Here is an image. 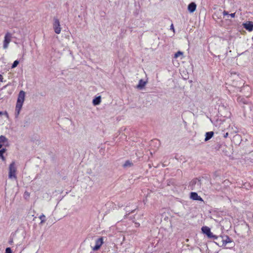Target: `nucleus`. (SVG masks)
Wrapping results in <instances>:
<instances>
[{
  "mask_svg": "<svg viewBox=\"0 0 253 253\" xmlns=\"http://www.w3.org/2000/svg\"><path fill=\"white\" fill-rule=\"evenodd\" d=\"M146 83L147 82L144 81L143 80H140L138 84L137 85V88L140 89L143 88L145 86Z\"/></svg>",
  "mask_w": 253,
  "mask_h": 253,
  "instance_id": "nucleus-11",
  "label": "nucleus"
},
{
  "mask_svg": "<svg viewBox=\"0 0 253 253\" xmlns=\"http://www.w3.org/2000/svg\"><path fill=\"white\" fill-rule=\"evenodd\" d=\"M53 27L56 34H59L60 33L61 29L60 27V24L59 20L57 18H54Z\"/></svg>",
  "mask_w": 253,
  "mask_h": 253,
  "instance_id": "nucleus-3",
  "label": "nucleus"
},
{
  "mask_svg": "<svg viewBox=\"0 0 253 253\" xmlns=\"http://www.w3.org/2000/svg\"><path fill=\"white\" fill-rule=\"evenodd\" d=\"M7 138H6V137L4 136V135H1L0 136V143H2V144H3V143H7Z\"/></svg>",
  "mask_w": 253,
  "mask_h": 253,
  "instance_id": "nucleus-15",
  "label": "nucleus"
},
{
  "mask_svg": "<svg viewBox=\"0 0 253 253\" xmlns=\"http://www.w3.org/2000/svg\"><path fill=\"white\" fill-rule=\"evenodd\" d=\"M0 158L2 159V161H5V157H4L3 155H2V156H0Z\"/></svg>",
  "mask_w": 253,
  "mask_h": 253,
  "instance_id": "nucleus-28",
  "label": "nucleus"
},
{
  "mask_svg": "<svg viewBox=\"0 0 253 253\" xmlns=\"http://www.w3.org/2000/svg\"><path fill=\"white\" fill-rule=\"evenodd\" d=\"M183 53L182 51H178L174 54V58H176L178 57L180 55H183Z\"/></svg>",
  "mask_w": 253,
  "mask_h": 253,
  "instance_id": "nucleus-17",
  "label": "nucleus"
},
{
  "mask_svg": "<svg viewBox=\"0 0 253 253\" xmlns=\"http://www.w3.org/2000/svg\"><path fill=\"white\" fill-rule=\"evenodd\" d=\"M235 15V13H231L230 14H229V16H231L232 18L234 17Z\"/></svg>",
  "mask_w": 253,
  "mask_h": 253,
  "instance_id": "nucleus-26",
  "label": "nucleus"
},
{
  "mask_svg": "<svg viewBox=\"0 0 253 253\" xmlns=\"http://www.w3.org/2000/svg\"><path fill=\"white\" fill-rule=\"evenodd\" d=\"M222 246H225L228 243H230L233 242V240L227 235L222 236Z\"/></svg>",
  "mask_w": 253,
  "mask_h": 253,
  "instance_id": "nucleus-10",
  "label": "nucleus"
},
{
  "mask_svg": "<svg viewBox=\"0 0 253 253\" xmlns=\"http://www.w3.org/2000/svg\"><path fill=\"white\" fill-rule=\"evenodd\" d=\"M3 145L5 147L8 146H9L8 140H7V143H3Z\"/></svg>",
  "mask_w": 253,
  "mask_h": 253,
  "instance_id": "nucleus-25",
  "label": "nucleus"
},
{
  "mask_svg": "<svg viewBox=\"0 0 253 253\" xmlns=\"http://www.w3.org/2000/svg\"><path fill=\"white\" fill-rule=\"evenodd\" d=\"M134 210H132L130 212H133Z\"/></svg>",
  "mask_w": 253,
  "mask_h": 253,
  "instance_id": "nucleus-33",
  "label": "nucleus"
},
{
  "mask_svg": "<svg viewBox=\"0 0 253 253\" xmlns=\"http://www.w3.org/2000/svg\"><path fill=\"white\" fill-rule=\"evenodd\" d=\"M25 92L23 90H21L18 94L15 107V115L16 118H17L19 115L20 110L22 108L23 102L25 100Z\"/></svg>",
  "mask_w": 253,
  "mask_h": 253,
  "instance_id": "nucleus-1",
  "label": "nucleus"
},
{
  "mask_svg": "<svg viewBox=\"0 0 253 253\" xmlns=\"http://www.w3.org/2000/svg\"><path fill=\"white\" fill-rule=\"evenodd\" d=\"M190 198L193 200L203 201V199L196 192H191L190 193Z\"/></svg>",
  "mask_w": 253,
  "mask_h": 253,
  "instance_id": "nucleus-7",
  "label": "nucleus"
},
{
  "mask_svg": "<svg viewBox=\"0 0 253 253\" xmlns=\"http://www.w3.org/2000/svg\"><path fill=\"white\" fill-rule=\"evenodd\" d=\"M118 206L119 207H122L123 206V204H118Z\"/></svg>",
  "mask_w": 253,
  "mask_h": 253,
  "instance_id": "nucleus-31",
  "label": "nucleus"
},
{
  "mask_svg": "<svg viewBox=\"0 0 253 253\" xmlns=\"http://www.w3.org/2000/svg\"><path fill=\"white\" fill-rule=\"evenodd\" d=\"M19 63V61L18 60H15L11 66V68H15L18 65Z\"/></svg>",
  "mask_w": 253,
  "mask_h": 253,
  "instance_id": "nucleus-18",
  "label": "nucleus"
},
{
  "mask_svg": "<svg viewBox=\"0 0 253 253\" xmlns=\"http://www.w3.org/2000/svg\"><path fill=\"white\" fill-rule=\"evenodd\" d=\"M202 232L207 235L208 238L212 239L214 237V235L213 234L211 231V229L208 226H203L202 227Z\"/></svg>",
  "mask_w": 253,
  "mask_h": 253,
  "instance_id": "nucleus-4",
  "label": "nucleus"
},
{
  "mask_svg": "<svg viewBox=\"0 0 253 253\" xmlns=\"http://www.w3.org/2000/svg\"><path fill=\"white\" fill-rule=\"evenodd\" d=\"M212 239H213L214 240H216V242L215 243L218 245L219 246H222V240H223V236H217L216 235H214V237H213Z\"/></svg>",
  "mask_w": 253,
  "mask_h": 253,
  "instance_id": "nucleus-9",
  "label": "nucleus"
},
{
  "mask_svg": "<svg viewBox=\"0 0 253 253\" xmlns=\"http://www.w3.org/2000/svg\"><path fill=\"white\" fill-rule=\"evenodd\" d=\"M223 15H227L228 16H229L228 12L225 10L223 11Z\"/></svg>",
  "mask_w": 253,
  "mask_h": 253,
  "instance_id": "nucleus-22",
  "label": "nucleus"
},
{
  "mask_svg": "<svg viewBox=\"0 0 253 253\" xmlns=\"http://www.w3.org/2000/svg\"><path fill=\"white\" fill-rule=\"evenodd\" d=\"M132 165V163H131L129 161H126L123 165V167L124 168H126L127 167H131Z\"/></svg>",
  "mask_w": 253,
  "mask_h": 253,
  "instance_id": "nucleus-16",
  "label": "nucleus"
},
{
  "mask_svg": "<svg viewBox=\"0 0 253 253\" xmlns=\"http://www.w3.org/2000/svg\"><path fill=\"white\" fill-rule=\"evenodd\" d=\"M170 29H172V30H174V27H173V24L171 25V26H170Z\"/></svg>",
  "mask_w": 253,
  "mask_h": 253,
  "instance_id": "nucleus-30",
  "label": "nucleus"
},
{
  "mask_svg": "<svg viewBox=\"0 0 253 253\" xmlns=\"http://www.w3.org/2000/svg\"><path fill=\"white\" fill-rule=\"evenodd\" d=\"M2 80H3V77H2V76L0 74V81L2 82H3V81H2Z\"/></svg>",
  "mask_w": 253,
  "mask_h": 253,
  "instance_id": "nucleus-29",
  "label": "nucleus"
},
{
  "mask_svg": "<svg viewBox=\"0 0 253 253\" xmlns=\"http://www.w3.org/2000/svg\"><path fill=\"white\" fill-rule=\"evenodd\" d=\"M13 243V239L12 238H10V240H9V244L11 245Z\"/></svg>",
  "mask_w": 253,
  "mask_h": 253,
  "instance_id": "nucleus-27",
  "label": "nucleus"
},
{
  "mask_svg": "<svg viewBox=\"0 0 253 253\" xmlns=\"http://www.w3.org/2000/svg\"><path fill=\"white\" fill-rule=\"evenodd\" d=\"M16 168L15 167V161H12L9 166L8 177L10 179H16Z\"/></svg>",
  "mask_w": 253,
  "mask_h": 253,
  "instance_id": "nucleus-2",
  "label": "nucleus"
},
{
  "mask_svg": "<svg viewBox=\"0 0 253 253\" xmlns=\"http://www.w3.org/2000/svg\"><path fill=\"white\" fill-rule=\"evenodd\" d=\"M214 132L213 131H209L206 133L205 141H207L212 137Z\"/></svg>",
  "mask_w": 253,
  "mask_h": 253,
  "instance_id": "nucleus-13",
  "label": "nucleus"
},
{
  "mask_svg": "<svg viewBox=\"0 0 253 253\" xmlns=\"http://www.w3.org/2000/svg\"><path fill=\"white\" fill-rule=\"evenodd\" d=\"M8 43H7V42H4V43H3V48H7V45H8Z\"/></svg>",
  "mask_w": 253,
  "mask_h": 253,
  "instance_id": "nucleus-23",
  "label": "nucleus"
},
{
  "mask_svg": "<svg viewBox=\"0 0 253 253\" xmlns=\"http://www.w3.org/2000/svg\"><path fill=\"white\" fill-rule=\"evenodd\" d=\"M2 146H3V144L0 143V149H1L2 148Z\"/></svg>",
  "mask_w": 253,
  "mask_h": 253,
  "instance_id": "nucleus-32",
  "label": "nucleus"
},
{
  "mask_svg": "<svg viewBox=\"0 0 253 253\" xmlns=\"http://www.w3.org/2000/svg\"><path fill=\"white\" fill-rule=\"evenodd\" d=\"M223 136L224 138H226L228 137V132H226V133H224L223 134Z\"/></svg>",
  "mask_w": 253,
  "mask_h": 253,
  "instance_id": "nucleus-24",
  "label": "nucleus"
},
{
  "mask_svg": "<svg viewBox=\"0 0 253 253\" xmlns=\"http://www.w3.org/2000/svg\"><path fill=\"white\" fill-rule=\"evenodd\" d=\"M243 27L249 32L253 30V22L247 21L243 24Z\"/></svg>",
  "mask_w": 253,
  "mask_h": 253,
  "instance_id": "nucleus-6",
  "label": "nucleus"
},
{
  "mask_svg": "<svg viewBox=\"0 0 253 253\" xmlns=\"http://www.w3.org/2000/svg\"><path fill=\"white\" fill-rule=\"evenodd\" d=\"M5 253H12L11 248L9 247L6 248Z\"/></svg>",
  "mask_w": 253,
  "mask_h": 253,
  "instance_id": "nucleus-21",
  "label": "nucleus"
},
{
  "mask_svg": "<svg viewBox=\"0 0 253 253\" xmlns=\"http://www.w3.org/2000/svg\"><path fill=\"white\" fill-rule=\"evenodd\" d=\"M40 218L41 219V223H44L45 221V216L44 214H42L40 216Z\"/></svg>",
  "mask_w": 253,
  "mask_h": 253,
  "instance_id": "nucleus-19",
  "label": "nucleus"
},
{
  "mask_svg": "<svg viewBox=\"0 0 253 253\" xmlns=\"http://www.w3.org/2000/svg\"><path fill=\"white\" fill-rule=\"evenodd\" d=\"M11 35L9 33H7L4 36V42L9 43L10 42V38Z\"/></svg>",
  "mask_w": 253,
  "mask_h": 253,
  "instance_id": "nucleus-14",
  "label": "nucleus"
},
{
  "mask_svg": "<svg viewBox=\"0 0 253 253\" xmlns=\"http://www.w3.org/2000/svg\"><path fill=\"white\" fill-rule=\"evenodd\" d=\"M196 4L194 2H191L188 5V10L190 13H193L196 10Z\"/></svg>",
  "mask_w": 253,
  "mask_h": 253,
  "instance_id": "nucleus-8",
  "label": "nucleus"
},
{
  "mask_svg": "<svg viewBox=\"0 0 253 253\" xmlns=\"http://www.w3.org/2000/svg\"><path fill=\"white\" fill-rule=\"evenodd\" d=\"M103 237H101L95 241V245L92 248L93 251H98L103 244Z\"/></svg>",
  "mask_w": 253,
  "mask_h": 253,
  "instance_id": "nucleus-5",
  "label": "nucleus"
},
{
  "mask_svg": "<svg viewBox=\"0 0 253 253\" xmlns=\"http://www.w3.org/2000/svg\"><path fill=\"white\" fill-rule=\"evenodd\" d=\"M2 114V112L0 111V115Z\"/></svg>",
  "mask_w": 253,
  "mask_h": 253,
  "instance_id": "nucleus-34",
  "label": "nucleus"
},
{
  "mask_svg": "<svg viewBox=\"0 0 253 253\" xmlns=\"http://www.w3.org/2000/svg\"><path fill=\"white\" fill-rule=\"evenodd\" d=\"M6 151V149L5 148H1L0 149V156H2V155H3V153H4Z\"/></svg>",
  "mask_w": 253,
  "mask_h": 253,
  "instance_id": "nucleus-20",
  "label": "nucleus"
},
{
  "mask_svg": "<svg viewBox=\"0 0 253 253\" xmlns=\"http://www.w3.org/2000/svg\"><path fill=\"white\" fill-rule=\"evenodd\" d=\"M101 96H98L95 97L92 100V104L94 106H96L101 103Z\"/></svg>",
  "mask_w": 253,
  "mask_h": 253,
  "instance_id": "nucleus-12",
  "label": "nucleus"
}]
</instances>
